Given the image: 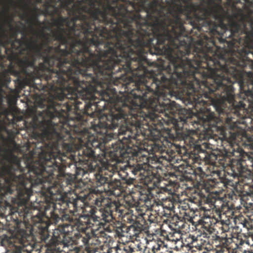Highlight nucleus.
Returning a JSON list of instances; mask_svg holds the SVG:
<instances>
[{
	"label": "nucleus",
	"instance_id": "nucleus-1",
	"mask_svg": "<svg viewBox=\"0 0 253 253\" xmlns=\"http://www.w3.org/2000/svg\"><path fill=\"white\" fill-rule=\"evenodd\" d=\"M107 42L90 57L42 90L48 97L39 106V114L58 121L73 119L78 124L92 123L95 130L136 124L138 111L149 104L160 82L157 71L144 64L143 54L163 42L145 36L127 33ZM163 44H165L164 42Z\"/></svg>",
	"mask_w": 253,
	"mask_h": 253
},
{
	"label": "nucleus",
	"instance_id": "nucleus-2",
	"mask_svg": "<svg viewBox=\"0 0 253 253\" xmlns=\"http://www.w3.org/2000/svg\"><path fill=\"white\" fill-rule=\"evenodd\" d=\"M221 47L216 45L214 39L202 35L197 39L186 36L179 42L160 44L157 50L168 56L169 64L162 66L157 71V88L155 89L149 105L152 110L163 113L167 117L164 122L168 126L167 132L173 141L183 142L185 153L193 163L203 160L195 159L199 154L193 151L196 145L201 143L209 146L205 149L210 153V144L200 139L196 135L185 133L184 126H194V119L191 109H194L202 120V125L209 133H219L220 130L211 131L207 129L205 123L211 118L217 119L220 129L231 130L234 123L227 122V119L234 120L233 115L239 116L244 112L241 102L235 101L232 77V68L246 65L225 44Z\"/></svg>",
	"mask_w": 253,
	"mask_h": 253
},
{
	"label": "nucleus",
	"instance_id": "nucleus-3",
	"mask_svg": "<svg viewBox=\"0 0 253 253\" xmlns=\"http://www.w3.org/2000/svg\"><path fill=\"white\" fill-rule=\"evenodd\" d=\"M61 7L73 17H63L61 14L52 19L54 30L50 25L44 26L38 33L32 25L30 28L37 34L42 42L38 58L42 63L36 66L35 57H25L20 61L25 75V82L35 89L42 90L46 85L58 80L60 77L83 60L92 54L111 41H117L119 35L111 33V30L97 21L91 20L84 13L71 11L60 1Z\"/></svg>",
	"mask_w": 253,
	"mask_h": 253
},
{
	"label": "nucleus",
	"instance_id": "nucleus-4",
	"mask_svg": "<svg viewBox=\"0 0 253 253\" xmlns=\"http://www.w3.org/2000/svg\"><path fill=\"white\" fill-rule=\"evenodd\" d=\"M91 123L78 124L73 119L64 121L53 120L45 117L42 114L33 117L31 122L32 127L39 129L41 132L36 134L41 140H47L50 144L57 145L59 151L68 158V155L74 150L76 141L82 147L79 150V161L80 167L77 168V176H84L86 173L99 172L103 169V163L109 162L110 158L102 161H97L95 152L91 148L101 149L104 143L114 137L111 130L117 127H107L106 133L101 129L95 130Z\"/></svg>",
	"mask_w": 253,
	"mask_h": 253
},
{
	"label": "nucleus",
	"instance_id": "nucleus-5",
	"mask_svg": "<svg viewBox=\"0 0 253 253\" xmlns=\"http://www.w3.org/2000/svg\"><path fill=\"white\" fill-rule=\"evenodd\" d=\"M12 165H5L1 168L0 183L3 189L8 190L2 194V202L6 195L13 194L15 191L16 197L12 198V204L5 202L9 208L8 216L14 221L23 220L27 230L19 229L15 235L9 240V243L13 247V253H30L33 250L32 240L33 230L35 228L39 229L42 241L46 242L49 238L47 232L49 225L52 222L57 221L54 220L53 214L47 213L46 210L52 211L51 202H47L44 205V210L36 207L28 206L30 196L33 190L26 187L23 181H19L20 177H16L14 173Z\"/></svg>",
	"mask_w": 253,
	"mask_h": 253
},
{
	"label": "nucleus",
	"instance_id": "nucleus-6",
	"mask_svg": "<svg viewBox=\"0 0 253 253\" xmlns=\"http://www.w3.org/2000/svg\"><path fill=\"white\" fill-rule=\"evenodd\" d=\"M85 199L98 207H102L98 210L94 206H86L83 211L84 214L79 217L69 214L59 216V219L51 223L57 224L61 221L48 243L51 250H55L59 244L65 245L66 236L70 235L74 231L78 232L74 234L76 244L80 247L87 245L95 235V230L101 227L104 228V225L112 220L114 211L119 212L121 215L127 214L128 211H126L125 209L137 208L140 204L130 195L125 196L121 203L112 202L93 192L86 196Z\"/></svg>",
	"mask_w": 253,
	"mask_h": 253
},
{
	"label": "nucleus",
	"instance_id": "nucleus-7",
	"mask_svg": "<svg viewBox=\"0 0 253 253\" xmlns=\"http://www.w3.org/2000/svg\"><path fill=\"white\" fill-rule=\"evenodd\" d=\"M42 141L36 145L32 152V155L38 157V160H27L24 162V168L17 157L11 154L13 163L8 165L13 166L16 177H20L19 181H23L26 187L32 190L39 186L54 200L58 198L56 196L61 197L63 190L59 183L66 176L64 169L66 167V156L59 151L57 145Z\"/></svg>",
	"mask_w": 253,
	"mask_h": 253
},
{
	"label": "nucleus",
	"instance_id": "nucleus-8",
	"mask_svg": "<svg viewBox=\"0 0 253 253\" xmlns=\"http://www.w3.org/2000/svg\"><path fill=\"white\" fill-rule=\"evenodd\" d=\"M127 140L119 137L116 143H112V149L109 152L111 160L103 163V169L99 172L94 173L93 180L96 186H102L100 190L108 196L119 197L125 191L120 180L115 178L114 181H112L113 176L118 175L127 184H131L136 178L142 180L149 177L155 173L151 169L159 167L151 165L146 156H142L146 162L141 163V160H138L140 154L126 143Z\"/></svg>",
	"mask_w": 253,
	"mask_h": 253
},
{
	"label": "nucleus",
	"instance_id": "nucleus-9",
	"mask_svg": "<svg viewBox=\"0 0 253 253\" xmlns=\"http://www.w3.org/2000/svg\"><path fill=\"white\" fill-rule=\"evenodd\" d=\"M138 8L147 19L141 26L142 32L156 42H179L191 36L181 18L182 14L195 9L190 0H138Z\"/></svg>",
	"mask_w": 253,
	"mask_h": 253
},
{
	"label": "nucleus",
	"instance_id": "nucleus-10",
	"mask_svg": "<svg viewBox=\"0 0 253 253\" xmlns=\"http://www.w3.org/2000/svg\"><path fill=\"white\" fill-rule=\"evenodd\" d=\"M217 119H211L205 123L207 129L216 131L220 130L223 133L221 138L222 143L226 142L228 143L227 147H224L225 153L222 155H216L211 152L206 151V148L209 147L208 144L201 143L194 147V150L199 152L196 155L195 159H200L205 163L215 167H221L224 169V172L227 175L237 178L239 180H244V179H251L253 182V156L244 152L239 145L232 144L237 138H239V133L234 131L235 127L238 126L236 123H247V120L250 122L252 120L249 118H243L240 122L227 119V122L231 121L234 125L230 126L231 130H223L220 129V126L218 125ZM192 157H195L194 155Z\"/></svg>",
	"mask_w": 253,
	"mask_h": 253
},
{
	"label": "nucleus",
	"instance_id": "nucleus-11",
	"mask_svg": "<svg viewBox=\"0 0 253 253\" xmlns=\"http://www.w3.org/2000/svg\"><path fill=\"white\" fill-rule=\"evenodd\" d=\"M157 113L158 111L152 110V107L148 104L141 110L138 111L136 124H130L128 126H123L120 129L119 133L122 134V137L126 138L128 140L126 143L130 145L134 151L137 152L139 146L143 144V141L146 136L153 140L150 141L149 146L147 148L148 151L152 153H159L156 155L154 161L155 167L159 166V168L151 169L153 171L155 169H162V166H166L167 163L172 160L175 156V152L171 149L165 150L161 144L158 143L156 140L160 138L161 135V130H165L167 134L166 137H169L167 132V128L164 126L162 121L165 120L160 117Z\"/></svg>",
	"mask_w": 253,
	"mask_h": 253
},
{
	"label": "nucleus",
	"instance_id": "nucleus-12",
	"mask_svg": "<svg viewBox=\"0 0 253 253\" xmlns=\"http://www.w3.org/2000/svg\"><path fill=\"white\" fill-rule=\"evenodd\" d=\"M194 10L182 14L193 29L200 33L207 32L214 39L228 29L231 17L237 10L242 0H190Z\"/></svg>",
	"mask_w": 253,
	"mask_h": 253
},
{
	"label": "nucleus",
	"instance_id": "nucleus-13",
	"mask_svg": "<svg viewBox=\"0 0 253 253\" xmlns=\"http://www.w3.org/2000/svg\"><path fill=\"white\" fill-rule=\"evenodd\" d=\"M228 29L218 38L241 60H253V0H242Z\"/></svg>",
	"mask_w": 253,
	"mask_h": 253
},
{
	"label": "nucleus",
	"instance_id": "nucleus-14",
	"mask_svg": "<svg viewBox=\"0 0 253 253\" xmlns=\"http://www.w3.org/2000/svg\"><path fill=\"white\" fill-rule=\"evenodd\" d=\"M231 75L233 79L240 87V98H235L236 104L241 102L244 106V111H241L240 115H233L234 121L240 122L243 118H250L247 123H236L237 127L234 131L239 133V136L244 141V145L253 149V60H246L244 67L237 66L232 68Z\"/></svg>",
	"mask_w": 253,
	"mask_h": 253
},
{
	"label": "nucleus",
	"instance_id": "nucleus-15",
	"mask_svg": "<svg viewBox=\"0 0 253 253\" xmlns=\"http://www.w3.org/2000/svg\"><path fill=\"white\" fill-rule=\"evenodd\" d=\"M87 5L84 9L90 16L91 20L97 21L103 26L111 30L114 35L121 36L125 32L119 29V26H126L124 19L126 18L127 9L115 7L109 3V0H86Z\"/></svg>",
	"mask_w": 253,
	"mask_h": 253
},
{
	"label": "nucleus",
	"instance_id": "nucleus-16",
	"mask_svg": "<svg viewBox=\"0 0 253 253\" xmlns=\"http://www.w3.org/2000/svg\"><path fill=\"white\" fill-rule=\"evenodd\" d=\"M0 30L1 32L0 35V45L4 46L6 43L10 44L12 54H22L23 52L32 51L34 53L35 56L36 53L40 52L42 44H38V40H34L32 37L28 39L25 32L21 33L22 38L18 39L17 37L20 32L18 28L13 31L9 37L6 34L5 30L2 26L0 27Z\"/></svg>",
	"mask_w": 253,
	"mask_h": 253
},
{
	"label": "nucleus",
	"instance_id": "nucleus-17",
	"mask_svg": "<svg viewBox=\"0 0 253 253\" xmlns=\"http://www.w3.org/2000/svg\"><path fill=\"white\" fill-rule=\"evenodd\" d=\"M163 181H160L159 186H156L151 190L148 189L143 190L139 192V201L150 208L151 211L155 213V215L162 217L163 216L169 217L170 213L167 212L162 203L159 201H156L153 198L152 195L154 193L157 194L164 193H169L170 189L169 185L163 186Z\"/></svg>",
	"mask_w": 253,
	"mask_h": 253
},
{
	"label": "nucleus",
	"instance_id": "nucleus-18",
	"mask_svg": "<svg viewBox=\"0 0 253 253\" xmlns=\"http://www.w3.org/2000/svg\"><path fill=\"white\" fill-rule=\"evenodd\" d=\"M79 203H83V201L76 195H75V197H66L59 200L56 203L51 202L52 211H49L50 210L47 209L46 212L48 214H53L54 217L53 219L57 221L59 219V216L67 214L66 211L74 214L75 212L78 211V208L81 207L82 205H79Z\"/></svg>",
	"mask_w": 253,
	"mask_h": 253
},
{
	"label": "nucleus",
	"instance_id": "nucleus-19",
	"mask_svg": "<svg viewBox=\"0 0 253 253\" xmlns=\"http://www.w3.org/2000/svg\"><path fill=\"white\" fill-rule=\"evenodd\" d=\"M67 8H71L73 12H82L87 15V11L84 9L87 4L86 0H59Z\"/></svg>",
	"mask_w": 253,
	"mask_h": 253
},
{
	"label": "nucleus",
	"instance_id": "nucleus-20",
	"mask_svg": "<svg viewBox=\"0 0 253 253\" xmlns=\"http://www.w3.org/2000/svg\"><path fill=\"white\" fill-rule=\"evenodd\" d=\"M206 203L209 205L210 210L214 211L219 216L222 212L224 213V209L226 206L221 199L208 196L206 199Z\"/></svg>",
	"mask_w": 253,
	"mask_h": 253
},
{
	"label": "nucleus",
	"instance_id": "nucleus-21",
	"mask_svg": "<svg viewBox=\"0 0 253 253\" xmlns=\"http://www.w3.org/2000/svg\"><path fill=\"white\" fill-rule=\"evenodd\" d=\"M202 209L203 210V213H201L202 217L199 220V222L201 223L202 227L204 229V231L207 232L210 234L214 230V228L209 227V223L212 215L211 210L207 209L206 207H202Z\"/></svg>",
	"mask_w": 253,
	"mask_h": 253
},
{
	"label": "nucleus",
	"instance_id": "nucleus-22",
	"mask_svg": "<svg viewBox=\"0 0 253 253\" xmlns=\"http://www.w3.org/2000/svg\"><path fill=\"white\" fill-rule=\"evenodd\" d=\"M178 170L181 171L183 174H189L191 175H194L195 176H199L200 179H203L206 175L205 172L201 167H198L196 169H192L190 165H186L185 167L184 166L182 165H180L178 168Z\"/></svg>",
	"mask_w": 253,
	"mask_h": 253
},
{
	"label": "nucleus",
	"instance_id": "nucleus-23",
	"mask_svg": "<svg viewBox=\"0 0 253 253\" xmlns=\"http://www.w3.org/2000/svg\"><path fill=\"white\" fill-rule=\"evenodd\" d=\"M143 229V225L136 221L132 225L127 227L126 234L131 238L134 237H137Z\"/></svg>",
	"mask_w": 253,
	"mask_h": 253
},
{
	"label": "nucleus",
	"instance_id": "nucleus-24",
	"mask_svg": "<svg viewBox=\"0 0 253 253\" xmlns=\"http://www.w3.org/2000/svg\"><path fill=\"white\" fill-rule=\"evenodd\" d=\"M162 202L167 212L170 214V211L174 210L175 205L177 204V200L173 196H169L165 199H163Z\"/></svg>",
	"mask_w": 253,
	"mask_h": 253
},
{
	"label": "nucleus",
	"instance_id": "nucleus-25",
	"mask_svg": "<svg viewBox=\"0 0 253 253\" xmlns=\"http://www.w3.org/2000/svg\"><path fill=\"white\" fill-rule=\"evenodd\" d=\"M112 230L115 231L116 235L118 237L125 236V234L126 233V231H127V227L120 222L115 223L112 226Z\"/></svg>",
	"mask_w": 253,
	"mask_h": 253
},
{
	"label": "nucleus",
	"instance_id": "nucleus-26",
	"mask_svg": "<svg viewBox=\"0 0 253 253\" xmlns=\"http://www.w3.org/2000/svg\"><path fill=\"white\" fill-rule=\"evenodd\" d=\"M203 188L204 189L206 192H210L211 190L216 187L218 182L216 179H212L208 178L204 179L203 181Z\"/></svg>",
	"mask_w": 253,
	"mask_h": 253
},
{
	"label": "nucleus",
	"instance_id": "nucleus-27",
	"mask_svg": "<svg viewBox=\"0 0 253 253\" xmlns=\"http://www.w3.org/2000/svg\"><path fill=\"white\" fill-rule=\"evenodd\" d=\"M164 244V242L161 240H159L157 243H155V244L152 247V251L154 253H156L159 251H160L161 249H164L165 248V246Z\"/></svg>",
	"mask_w": 253,
	"mask_h": 253
},
{
	"label": "nucleus",
	"instance_id": "nucleus-28",
	"mask_svg": "<svg viewBox=\"0 0 253 253\" xmlns=\"http://www.w3.org/2000/svg\"><path fill=\"white\" fill-rule=\"evenodd\" d=\"M133 243L130 244L125 245L123 250L125 253H133L135 252L136 248Z\"/></svg>",
	"mask_w": 253,
	"mask_h": 253
},
{
	"label": "nucleus",
	"instance_id": "nucleus-29",
	"mask_svg": "<svg viewBox=\"0 0 253 253\" xmlns=\"http://www.w3.org/2000/svg\"><path fill=\"white\" fill-rule=\"evenodd\" d=\"M9 147H12L13 150H17L19 149V146L17 145L15 140L13 138L9 140Z\"/></svg>",
	"mask_w": 253,
	"mask_h": 253
},
{
	"label": "nucleus",
	"instance_id": "nucleus-30",
	"mask_svg": "<svg viewBox=\"0 0 253 253\" xmlns=\"http://www.w3.org/2000/svg\"><path fill=\"white\" fill-rule=\"evenodd\" d=\"M217 222V219L213 217V215H211V220L209 223V227L214 228V226Z\"/></svg>",
	"mask_w": 253,
	"mask_h": 253
},
{
	"label": "nucleus",
	"instance_id": "nucleus-31",
	"mask_svg": "<svg viewBox=\"0 0 253 253\" xmlns=\"http://www.w3.org/2000/svg\"><path fill=\"white\" fill-rule=\"evenodd\" d=\"M188 240H191L190 244L192 245L191 247H194L193 244L195 243L196 241V238L194 236H189L188 238Z\"/></svg>",
	"mask_w": 253,
	"mask_h": 253
},
{
	"label": "nucleus",
	"instance_id": "nucleus-32",
	"mask_svg": "<svg viewBox=\"0 0 253 253\" xmlns=\"http://www.w3.org/2000/svg\"><path fill=\"white\" fill-rule=\"evenodd\" d=\"M9 114L8 110L6 108H3L2 110L0 112V115H2L4 116H7Z\"/></svg>",
	"mask_w": 253,
	"mask_h": 253
},
{
	"label": "nucleus",
	"instance_id": "nucleus-33",
	"mask_svg": "<svg viewBox=\"0 0 253 253\" xmlns=\"http://www.w3.org/2000/svg\"><path fill=\"white\" fill-rule=\"evenodd\" d=\"M156 216H155L153 218V215L151 214L150 216H149L148 220L151 222H155V218H156Z\"/></svg>",
	"mask_w": 253,
	"mask_h": 253
},
{
	"label": "nucleus",
	"instance_id": "nucleus-34",
	"mask_svg": "<svg viewBox=\"0 0 253 253\" xmlns=\"http://www.w3.org/2000/svg\"><path fill=\"white\" fill-rule=\"evenodd\" d=\"M248 234L249 238H251V239L253 241V229H251V230L249 231Z\"/></svg>",
	"mask_w": 253,
	"mask_h": 253
},
{
	"label": "nucleus",
	"instance_id": "nucleus-35",
	"mask_svg": "<svg viewBox=\"0 0 253 253\" xmlns=\"http://www.w3.org/2000/svg\"><path fill=\"white\" fill-rule=\"evenodd\" d=\"M227 240V239L226 237H222L221 241L222 242V243L224 244L226 242Z\"/></svg>",
	"mask_w": 253,
	"mask_h": 253
},
{
	"label": "nucleus",
	"instance_id": "nucleus-36",
	"mask_svg": "<svg viewBox=\"0 0 253 253\" xmlns=\"http://www.w3.org/2000/svg\"><path fill=\"white\" fill-rule=\"evenodd\" d=\"M66 183H67V184H71V180H69V179H67Z\"/></svg>",
	"mask_w": 253,
	"mask_h": 253
},
{
	"label": "nucleus",
	"instance_id": "nucleus-37",
	"mask_svg": "<svg viewBox=\"0 0 253 253\" xmlns=\"http://www.w3.org/2000/svg\"><path fill=\"white\" fill-rule=\"evenodd\" d=\"M245 243V241H243V240H241L240 243V244L241 245H242Z\"/></svg>",
	"mask_w": 253,
	"mask_h": 253
},
{
	"label": "nucleus",
	"instance_id": "nucleus-38",
	"mask_svg": "<svg viewBox=\"0 0 253 253\" xmlns=\"http://www.w3.org/2000/svg\"><path fill=\"white\" fill-rule=\"evenodd\" d=\"M250 197L252 198V201L253 202V192L251 193ZM252 204H253V203Z\"/></svg>",
	"mask_w": 253,
	"mask_h": 253
},
{
	"label": "nucleus",
	"instance_id": "nucleus-39",
	"mask_svg": "<svg viewBox=\"0 0 253 253\" xmlns=\"http://www.w3.org/2000/svg\"><path fill=\"white\" fill-rule=\"evenodd\" d=\"M7 82L9 83L10 82V78H7L5 80Z\"/></svg>",
	"mask_w": 253,
	"mask_h": 253
},
{
	"label": "nucleus",
	"instance_id": "nucleus-40",
	"mask_svg": "<svg viewBox=\"0 0 253 253\" xmlns=\"http://www.w3.org/2000/svg\"><path fill=\"white\" fill-rule=\"evenodd\" d=\"M247 224H248V222H245L244 223H243V225L244 227L246 226H247Z\"/></svg>",
	"mask_w": 253,
	"mask_h": 253
},
{
	"label": "nucleus",
	"instance_id": "nucleus-41",
	"mask_svg": "<svg viewBox=\"0 0 253 253\" xmlns=\"http://www.w3.org/2000/svg\"><path fill=\"white\" fill-rule=\"evenodd\" d=\"M9 151L10 152V153H12V152L13 151V149H12V150H10V149H8V150H7V151Z\"/></svg>",
	"mask_w": 253,
	"mask_h": 253
},
{
	"label": "nucleus",
	"instance_id": "nucleus-42",
	"mask_svg": "<svg viewBox=\"0 0 253 253\" xmlns=\"http://www.w3.org/2000/svg\"><path fill=\"white\" fill-rule=\"evenodd\" d=\"M155 194H156V193H154V195ZM160 194H158V195H160ZM152 195V197H153V199H154V198H153V195ZM157 195H158V194H157ZM159 197H160V195H159Z\"/></svg>",
	"mask_w": 253,
	"mask_h": 253
},
{
	"label": "nucleus",
	"instance_id": "nucleus-43",
	"mask_svg": "<svg viewBox=\"0 0 253 253\" xmlns=\"http://www.w3.org/2000/svg\"><path fill=\"white\" fill-rule=\"evenodd\" d=\"M216 238L218 239H220V237L219 236H217Z\"/></svg>",
	"mask_w": 253,
	"mask_h": 253
},
{
	"label": "nucleus",
	"instance_id": "nucleus-44",
	"mask_svg": "<svg viewBox=\"0 0 253 253\" xmlns=\"http://www.w3.org/2000/svg\"><path fill=\"white\" fill-rule=\"evenodd\" d=\"M47 253H55L54 252L52 251L51 253L47 252Z\"/></svg>",
	"mask_w": 253,
	"mask_h": 253
},
{
	"label": "nucleus",
	"instance_id": "nucleus-45",
	"mask_svg": "<svg viewBox=\"0 0 253 253\" xmlns=\"http://www.w3.org/2000/svg\"><path fill=\"white\" fill-rule=\"evenodd\" d=\"M56 12H59V10H58V9H57V10H56Z\"/></svg>",
	"mask_w": 253,
	"mask_h": 253
}]
</instances>
